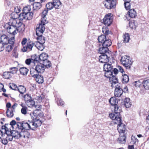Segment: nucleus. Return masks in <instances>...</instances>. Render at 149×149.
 Instances as JSON below:
<instances>
[{"label":"nucleus","mask_w":149,"mask_h":149,"mask_svg":"<svg viewBox=\"0 0 149 149\" xmlns=\"http://www.w3.org/2000/svg\"><path fill=\"white\" fill-rule=\"evenodd\" d=\"M17 124L15 120H12L10 123V124L5 125L4 126L1 127L2 130H4L7 136L6 140H12L13 138L15 139H18L22 137L25 138V135H22V132L20 131L17 130V127H14V125Z\"/></svg>","instance_id":"1"},{"label":"nucleus","mask_w":149,"mask_h":149,"mask_svg":"<svg viewBox=\"0 0 149 149\" xmlns=\"http://www.w3.org/2000/svg\"><path fill=\"white\" fill-rule=\"evenodd\" d=\"M25 25L19 21H16L15 20H10L9 24H7L4 28L10 34L15 35L18 32H22L24 30Z\"/></svg>","instance_id":"2"},{"label":"nucleus","mask_w":149,"mask_h":149,"mask_svg":"<svg viewBox=\"0 0 149 149\" xmlns=\"http://www.w3.org/2000/svg\"><path fill=\"white\" fill-rule=\"evenodd\" d=\"M34 123L33 120L32 121H28L27 122L22 121L20 122H17V124L14 125V127H17V130L20 131L22 132V135L23 132H25V130H29V129L33 130L36 128Z\"/></svg>","instance_id":"3"},{"label":"nucleus","mask_w":149,"mask_h":149,"mask_svg":"<svg viewBox=\"0 0 149 149\" xmlns=\"http://www.w3.org/2000/svg\"><path fill=\"white\" fill-rule=\"evenodd\" d=\"M114 112L109 114L110 118L112 120L117 119L118 121L121 120V117L120 113L121 112V108L117 104L113 106Z\"/></svg>","instance_id":"4"},{"label":"nucleus","mask_w":149,"mask_h":149,"mask_svg":"<svg viewBox=\"0 0 149 149\" xmlns=\"http://www.w3.org/2000/svg\"><path fill=\"white\" fill-rule=\"evenodd\" d=\"M114 122L116 124L118 123V130L120 134V136L121 137V138L122 140H125L126 138L125 135L124 134V132L125 130V125L121 123V119L120 121H118L117 119L115 120Z\"/></svg>","instance_id":"5"},{"label":"nucleus","mask_w":149,"mask_h":149,"mask_svg":"<svg viewBox=\"0 0 149 149\" xmlns=\"http://www.w3.org/2000/svg\"><path fill=\"white\" fill-rule=\"evenodd\" d=\"M15 41L14 36L9 38L8 36L3 35L0 37V43L2 44L4 47L5 45L8 44V43L14 44Z\"/></svg>","instance_id":"6"},{"label":"nucleus","mask_w":149,"mask_h":149,"mask_svg":"<svg viewBox=\"0 0 149 149\" xmlns=\"http://www.w3.org/2000/svg\"><path fill=\"white\" fill-rule=\"evenodd\" d=\"M121 64L127 69H130L132 65V62L129 56H124L121 57L120 59Z\"/></svg>","instance_id":"7"},{"label":"nucleus","mask_w":149,"mask_h":149,"mask_svg":"<svg viewBox=\"0 0 149 149\" xmlns=\"http://www.w3.org/2000/svg\"><path fill=\"white\" fill-rule=\"evenodd\" d=\"M104 76L109 78L110 82L112 87L114 86V85L118 82V79L113 74V70L111 71H105Z\"/></svg>","instance_id":"8"},{"label":"nucleus","mask_w":149,"mask_h":149,"mask_svg":"<svg viewBox=\"0 0 149 149\" xmlns=\"http://www.w3.org/2000/svg\"><path fill=\"white\" fill-rule=\"evenodd\" d=\"M47 23V22L45 20H41L40 23L39 24L38 26L36 29L37 35H40V36L42 35L45 29L44 26Z\"/></svg>","instance_id":"9"},{"label":"nucleus","mask_w":149,"mask_h":149,"mask_svg":"<svg viewBox=\"0 0 149 149\" xmlns=\"http://www.w3.org/2000/svg\"><path fill=\"white\" fill-rule=\"evenodd\" d=\"M114 86L112 87V88H115L114 92L115 96L117 97H120L123 93V90L120 87V84L118 82Z\"/></svg>","instance_id":"10"},{"label":"nucleus","mask_w":149,"mask_h":149,"mask_svg":"<svg viewBox=\"0 0 149 149\" xmlns=\"http://www.w3.org/2000/svg\"><path fill=\"white\" fill-rule=\"evenodd\" d=\"M116 3V0H105L104 4L106 8L110 9L115 7Z\"/></svg>","instance_id":"11"},{"label":"nucleus","mask_w":149,"mask_h":149,"mask_svg":"<svg viewBox=\"0 0 149 149\" xmlns=\"http://www.w3.org/2000/svg\"><path fill=\"white\" fill-rule=\"evenodd\" d=\"M113 20V17L111 16V14H108L106 15L104 18L103 23L106 26H109L111 24Z\"/></svg>","instance_id":"12"},{"label":"nucleus","mask_w":149,"mask_h":149,"mask_svg":"<svg viewBox=\"0 0 149 149\" xmlns=\"http://www.w3.org/2000/svg\"><path fill=\"white\" fill-rule=\"evenodd\" d=\"M35 113H30V115L31 116V118L33 121L36 128L41 125L42 122L40 118H36V115H34V116H33V115H34Z\"/></svg>","instance_id":"13"},{"label":"nucleus","mask_w":149,"mask_h":149,"mask_svg":"<svg viewBox=\"0 0 149 149\" xmlns=\"http://www.w3.org/2000/svg\"><path fill=\"white\" fill-rule=\"evenodd\" d=\"M15 12H13L11 14V19L10 21L12 20H15L16 21H19L18 19H17L18 18H19V16L18 13H19L20 11L19 7L17 6L15 7Z\"/></svg>","instance_id":"14"},{"label":"nucleus","mask_w":149,"mask_h":149,"mask_svg":"<svg viewBox=\"0 0 149 149\" xmlns=\"http://www.w3.org/2000/svg\"><path fill=\"white\" fill-rule=\"evenodd\" d=\"M111 54H109V52L107 54H102L99 56V62L102 63H106L109 61V58L110 57Z\"/></svg>","instance_id":"15"},{"label":"nucleus","mask_w":149,"mask_h":149,"mask_svg":"<svg viewBox=\"0 0 149 149\" xmlns=\"http://www.w3.org/2000/svg\"><path fill=\"white\" fill-rule=\"evenodd\" d=\"M45 69V67L41 63H40L35 66V70L38 73H42L44 72Z\"/></svg>","instance_id":"16"},{"label":"nucleus","mask_w":149,"mask_h":149,"mask_svg":"<svg viewBox=\"0 0 149 149\" xmlns=\"http://www.w3.org/2000/svg\"><path fill=\"white\" fill-rule=\"evenodd\" d=\"M98 52L102 54H107L108 52L109 54H111V52L109 50L108 48L103 46H102V47L99 48Z\"/></svg>","instance_id":"17"},{"label":"nucleus","mask_w":149,"mask_h":149,"mask_svg":"<svg viewBox=\"0 0 149 149\" xmlns=\"http://www.w3.org/2000/svg\"><path fill=\"white\" fill-rule=\"evenodd\" d=\"M33 77L36 78V80L38 83H42L44 81L43 78L41 75L34 74L32 75Z\"/></svg>","instance_id":"18"},{"label":"nucleus","mask_w":149,"mask_h":149,"mask_svg":"<svg viewBox=\"0 0 149 149\" xmlns=\"http://www.w3.org/2000/svg\"><path fill=\"white\" fill-rule=\"evenodd\" d=\"M45 96L43 94L39 96H37L35 98L40 103L43 102L45 100Z\"/></svg>","instance_id":"19"},{"label":"nucleus","mask_w":149,"mask_h":149,"mask_svg":"<svg viewBox=\"0 0 149 149\" xmlns=\"http://www.w3.org/2000/svg\"><path fill=\"white\" fill-rule=\"evenodd\" d=\"M19 71L21 75L26 76L29 71V69L25 67H22L19 69Z\"/></svg>","instance_id":"20"},{"label":"nucleus","mask_w":149,"mask_h":149,"mask_svg":"<svg viewBox=\"0 0 149 149\" xmlns=\"http://www.w3.org/2000/svg\"><path fill=\"white\" fill-rule=\"evenodd\" d=\"M129 16L132 18H135L136 16V13L135 10L132 9L129 10L127 12Z\"/></svg>","instance_id":"21"},{"label":"nucleus","mask_w":149,"mask_h":149,"mask_svg":"<svg viewBox=\"0 0 149 149\" xmlns=\"http://www.w3.org/2000/svg\"><path fill=\"white\" fill-rule=\"evenodd\" d=\"M40 59L41 60V63L45 61V60H47L48 55L46 53H42L39 56Z\"/></svg>","instance_id":"22"},{"label":"nucleus","mask_w":149,"mask_h":149,"mask_svg":"<svg viewBox=\"0 0 149 149\" xmlns=\"http://www.w3.org/2000/svg\"><path fill=\"white\" fill-rule=\"evenodd\" d=\"M27 105L29 107H33V108H36L38 106L35 104L34 101L32 99L31 100L26 102ZM38 107L39 106H38Z\"/></svg>","instance_id":"23"},{"label":"nucleus","mask_w":149,"mask_h":149,"mask_svg":"<svg viewBox=\"0 0 149 149\" xmlns=\"http://www.w3.org/2000/svg\"><path fill=\"white\" fill-rule=\"evenodd\" d=\"M38 36V37L37 38V39L38 40V41L36 42H39L41 44H44L45 42V39L44 37L42 36V35H37Z\"/></svg>","instance_id":"24"},{"label":"nucleus","mask_w":149,"mask_h":149,"mask_svg":"<svg viewBox=\"0 0 149 149\" xmlns=\"http://www.w3.org/2000/svg\"><path fill=\"white\" fill-rule=\"evenodd\" d=\"M111 43L112 42L110 40L107 39L106 40L102 43V46H103L108 48V47L111 45Z\"/></svg>","instance_id":"25"},{"label":"nucleus","mask_w":149,"mask_h":149,"mask_svg":"<svg viewBox=\"0 0 149 149\" xmlns=\"http://www.w3.org/2000/svg\"><path fill=\"white\" fill-rule=\"evenodd\" d=\"M104 71H111L113 70V66L111 64L107 63L105 64L103 66Z\"/></svg>","instance_id":"26"},{"label":"nucleus","mask_w":149,"mask_h":149,"mask_svg":"<svg viewBox=\"0 0 149 149\" xmlns=\"http://www.w3.org/2000/svg\"><path fill=\"white\" fill-rule=\"evenodd\" d=\"M41 7L42 4L40 2H35L33 5V8L34 10H38Z\"/></svg>","instance_id":"27"},{"label":"nucleus","mask_w":149,"mask_h":149,"mask_svg":"<svg viewBox=\"0 0 149 149\" xmlns=\"http://www.w3.org/2000/svg\"><path fill=\"white\" fill-rule=\"evenodd\" d=\"M124 104L125 107L127 108L130 107L131 105V102L130 101V100L129 98H126L124 101Z\"/></svg>","instance_id":"28"},{"label":"nucleus","mask_w":149,"mask_h":149,"mask_svg":"<svg viewBox=\"0 0 149 149\" xmlns=\"http://www.w3.org/2000/svg\"><path fill=\"white\" fill-rule=\"evenodd\" d=\"M14 112H15V111L12 110V109H7L6 111L7 116L9 118L13 117L14 116Z\"/></svg>","instance_id":"29"},{"label":"nucleus","mask_w":149,"mask_h":149,"mask_svg":"<svg viewBox=\"0 0 149 149\" xmlns=\"http://www.w3.org/2000/svg\"><path fill=\"white\" fill-rule=\"evenodd\" d=\"M109 102L111 105L113 106L116 105L118 103V100L116 98L114 97H111L109 100Z\"/></svg>","instance_id":"30"},{"label":"nucleus","mask_w":149,"mask_h":149,"mask_svg":"<svg viewBox=\"0 0 149 149\" xmlns=\"http://www.w3.org/2000/svg\"><path fill=\"white\" fill-rule=\"evenodd\" d=\"M53 3L54 7L56 9L58 8L61 4L60 0H53Z\"/></svg>","instance_id":"31"},{"label":"nucleus","mask_w":149,"mask_h":149,"mask_svg":"<svg viewBox=\"0 0 149 149\" xmlns=\"http://www.w3.org/2000/svg\"><path fill=\"white\" fill-rule=\"evenodd\" d=\"M123 41L124 43H126L129 42L130 38L129 35L128 33H125L123 35Z\"/></svg>","instance_id":"32"},{"label":"nucleus","mask_w":149,"mask_h":149,"mask_svg":"<svg viewBox=\"0 0 149 149\" xmlns=\"http://www.w3.org/2000/svg\"><path fill=\"white\" fill-rule=\"evenodd\" d=\"M35 46L39 50L42 51L44 49L43 44H41L39 42H35L34 43Z\"/></svg>","instance_id":"33"},{"label":"nucleus","mask_w":149,"mask_h":149,"mask_svg":"<svg viewBox=\"0 0 149 149\" xmlns=\"http://www.w3.org/2000/svg\"><path fill=\"white\" fill-rule=\"evenodd\" d=\"M43 65L45 68H49L52 66V64L48 60H45V61L41 63Z\"/></svg>","instance_id":"34"},{"label":"nucleus","mask_w":149,"mask_h":149,"mask_svg":"<svg viewBox=\"0 0 149 149\" xmlns=\"http://www.w3.org/2000/svg\"><path fill=\"white\" fill-rule=\"evenodd\" d=\"M130 27L132 29H135L137 25V23L134 20L132 21L129 22Z\"/></svg>","instance_id":"35"},{"label":"nucleus","mask_w":149,"mask_h":149,"mask_svg":"<svg viewBox=\"0 0 149 149\" xmlns=\"http://www.w3.org/2000/svg\"><path fill=\"white\" fill-rule=\"evenodd\" d=\"M123 78L122 79V82L123 83H127L129 81V78L128 76L125 74H123Z\"/></svg>","instance_id":"36"},{"label":"nucleus","mask_w":149,"mask_h":149,"mask_svg":"<svg viewBox=\"0 0 149 149\" xmlns=\"http://www.w3.org/2000/svg\"><path fill=\"white\" fill-rule=\"evenodd\" d=\"M107 39L106 36L104 35H101L99 36L98 38V40L100 42H101L102 43Z\"/></svg>","instance_id":"37"},{"label":"nucleus","mask_w":149,"mask_h":149,"mask_svg":"<svg viewBox=\"0 0 149 149\" xmlns=\"http://www.w3.org/2000/svg\"><path fill=\"white\" fill-rule=\"evenodd\" d=\"M143 84L146 89H149V79L144 81Z\"/></svg>","instance_id":"38"},{"label":"nucleus","mask_w":149,"mask_h":149,"mask_svg":"<svg viewBox=\"0 0 149 149\" xmlns=\"http://www.w3.org/2000/svg\"><path fill=\"white\" fill-rule=\"evenodd\" d=\"M26 13L22 12L19 15V20H23L24 19L26 20Z\"/></svg>","instance_id":"39"},{"label":"nucleus","mask_w":149,"mask_h":149,"mask_svg":"<svg viewBox=\"0 0 149 149\" xmlns=\"http://www.w3.org/2000/svg\"><path fill=\"white\" fill-rule=\"evenodd\" d=\"M12 75L10 72H6L3 73V77L6 79H8L12 76Z\"/></svg>","instance_id":"40"},{"label":"nucleus","mask_w":149,"mask_h":149,"mask_svg":"<svg viewBox=\"0 0 149 149\" xmlns=\"http://www.w3.org/2000/svg\"><path fill=\"white\" fill-rule=\"evenodd\" d=\"M34 45V44L32 42H30L27 43L26 46L27 49L29 51H31L32 50L33 47Z\"/></svg>","instance_id":"41"},{"label":"nucleus","mask_w":149,"mask_h":149,"mask_svg":"<svg viewBox=\"0 0 149 149\" xmlns=\"http://www.w3.org/2000/svg\"><path fill=\"white\" fill-rule=\"evenodd\" d=\"M26 20H30L33 17V13L32 12H29L26 13Z\"/></svg>","instance_id":"42"},{"label":"nucleus","mask_w":149,"mask_h":149,"mask_svg":"<svg viewBox=\"0 0 149 149\" xmlns=\"http://www.w3.org/2000/svg\"><path fill=\"white\" fill-rule=\"evenodd\" d=\"M24 99L25 101V102H26L27 101L31 100L32 99V98L30 95L29 94H26L24 95Z\"/></svg>","instance_id":"43"},{"label":"nucleus","mask_w":149,"mask_h":149,"mask_svg":"<svg viewBox=\"0 0 149 149\" xmlns=\"http://www.w3.org/2000/svg\"><path fill=\"white\" fill-rule=\"evenodd\" d=\"M48 10L47 9V10H44L42 13V18L41 20H45L46 21H47L45 18V17L46 15H47V14L48 13Z\"/></svg>","instance_id":"44"},{"label":"nucleus","mask_w":149,"mask_h":149,"mask_svg":"<svg viewBox=\"0 0 149 149\" xmlns=\"http://www.w3.org/2000/svg\"><path fill=\"white\" fill-rule=\"evenodd\" d=\"M13 44L11 43H8V46L6 47V50L8 52L11 51L13 47Z\"/></svg>","instance_id":"45"},{"label":"nucleus","mask_w":149,"mask_h":149,"mask_svg":"<svg viewBox=\"0 0 149 149\" xmlns=\"http://www.w3.org/2000/svg\"><path fill=\"white\" fill-rule=\"evenodd\" d=\"M46 7L48 10H49L53 8L54 6L53 3L49 2L46 4Z\"/></svg>","instance_id":"46"},{"label":"nucleus","mask_w":149,"mask_h":149,"mask_svg":"<svg viewBox=\"0 0 149 149\" xmlns=\"http://www.w3.org/2000/svg\"><path fill=\"white\" fill-rule=\"evenodd\" d=\"M10 71H9L11 74H14L16 73L18 70L17 68L16 67H13L10 68Z\"/></svg>","instance_id":"47"},{"label":"nucleus","mask_w":149,"mask_h":149,"mask_svg":"<svg viewBox=\"0 0 149 149\" xmlns=\"http://www.w3.org/2000/svg\"><path fill=\"white\" fill-rule=\"evenodd\" d=\"M19 92L21 94H23L26 91V88L23 86H21L18 88L17 89Z\"/></svg>","instance_id":"48"},{"label":"nucleus","mask_w":149,"mask_h":149,"mask_svg":"<svg viewBox=\"0 0 149 149\" xmlns=\"http://www.w3.org/2000/svg\"><path fill=\"white\" fill-rule=\"evenodd\" d=\"M125 2L124 3V5L125 9L128 10L130 8V1H125L124 0Z\"/></svg>","instance_id":"49"},{"label":"nucleus","mask_w":149,"mask_h":149,"mask_svg":"<svg viewBox=\"0 0 149 149\" xmlns=\"http://www.w3.org/2000/svg\"><path fill=\"white\" fill-rule=\"evenodd\" d=\"M31 8L29 6L24 7L23 9V12L26 13L30 12Z\"/></svg>","instance_id":"50"},{"label":"nucleus","mask_w":149,"mask_h":149,"mask_svg":"<svg viewBox=\"0 0 149 149\" xmlns=\"http://www.w3.org/2000/svg\"><path fill=\"white\" fill-rule=\"evenodd\" d=\"M102 31L103 33L105 34L104 35L106 36L109 33V31L108 28H102Z\"/></svg>","instance_id":"51"},{"label":"nucleus","mask_w":149,"mask_h":149,"mask_svg":"<svg viewBox=\"0 0 149 149\" xmlns=\"http://www.w3.org/2000/svg\"><path fill=\"white\" fill-rule=\"evenodd\" d=\"M9 87L11 89L14 90H17L18 89L17 86L13 83L10 84Z\"/></svg>","instance_id":"52"},{"label":"nucleus","mask_w":149,"mask_h":149,"mask_svg":"<svg viewBox=\"0 0 149 149\" xmlns=\"http://www.w3.org/2000/svg\"><path fill=\"white\" fill-rule=\"evenodd\" d=\"M33 113H35L34 115H33V116H34V115H36V118H41L43 116V114L42 113L40 112L38 114H37L35 112Z\"/></svg>","instance_id":"53"},{"label":"nucleus","mask_w":149,"mask_h":149,"mask_svg":"<svg viewBox=\"0 0 149 149\" xmlns=\"http://www.w3.org/2000/svg\"><path fill=\"white\" fill-rule=\"evenodd\" d=\"M32 61L34 62H39L40 63H41V60L40 59V56L39 57H36L34 60L32 59Z\"/></svg>","instance_id":"54"},{"label":"nucleus","mask_w":149,"mask_h":149,"mask_svg":"<svg viewBox=\"0 0 149 149\" xmlns=\"http://www.w3.org/2000/svg\"><path fill=\"white\" fill-rule=\"evenodd\" d=\"M32 61V59L31 60V59H27L25 61V63L27 65H29Z\"/></svg>","instance_id":"55"},{"label":"nucleus","mask_w":149,"mask_h":149,"mask_svg":"<svg viewBox=\"0 0 149 149\" xmlns=\"http://www.w3.org/2000/svg\"><path fill=\"white\" fill-rule=\"evenodd\" d=\"M17 105L18 104H17L15 103L11 107V109L15 112V109L17 107Z\"/></svg>","instance_id":"56"},{"label":"nucleus","mask_w":149,"mask_h":149,"mask_svg":"<svg viewBox=\"0 0 149 149\" xmlns=\"http://www.w3.org/2000/svg\"><path fill=\"white\" fill-rule=\"evenodd\" d=\"M21 113L24 114H26V110L25 108H23L21 110Z\"/></svg>","instance_id":"57"},{"label":"nucleus","mask_w":149,"mask_h":149,"mask_svg":"<svg viewBox=\"0 0 149 149\" xmlns=\"http://www.w3.org/2000/svg\"><path fill=\"white\" fill-rule=\"evenodd\" d=\"M119 71L123 74V72H125L123 68L120 66H118L117 67Z\"/></svg>","instance_id":"58"},{"label":"nucleus","mask_w":149,"mask_h":149,"mask_svg":"<svg viewBox=\"0 0 149 149\" xmlns=\"http://www.w3.org/2000/svg\"><path fill=\"white\" fill-rule=\"evenodd\" d=\"M27 41V39L26 38H24L22 40V41L21 42L22 44V45H25Z\"/></svg>","instance_id":"59"},{"label":"nucleus","mask_w":149,"mask_h":149,"mask_svg":"<svg viewBox=\"0 0 149 149\" xmlns=\"http://www.w3.org/2000/svg\"><path fill=\"white\" fill-rule=\"evenodd\" d=\"M64 103V102H63L62 100L60 99L59 101L58 102V105H63Z\"/></svg>","instance_id":"60"},{"label":"nucleus","mask_w":149,"mask_h":149,"mask_svg":"<svg viewBox=\"0 0 149 149\" xmlns=\"http://www.w3.org/2000/svg\"><path fill=\"white\" fill-rule=\"evenodd\" d=\"M6 107L7 108V109H11V107L10 103V102L7 103L6 104Z\"/></svg>","instance_id":"61"},{"label":"nucleus","mask_w":149,"mask_h":149,"mask_svg":"<svg viewBox=\"0 0 149 149\" xmlns=\"http://www.w3.org/2000/svg\"><path fill=\"white\" fill-rule=\"evenodd\" d=\"M134 83V85L136 87L139 86L140 84V82L139 81H135Z\"/></svg>","instance_id":"62"},{"label":"nucleus","mask_w":149,"mask_h":149,"mask_svg":"<svg viewBox=\"0 0 149 149\" xmlns=\"http://www.w3.org/2000/svg\"><path fill=\"white\" fill-rule=\"evenodd\" d=\"M27 50H28L27 46H24L23 47L22 49V51L23 52H25L27 51Z\"/></svg>","instance_id":"63"},{"label":"nucleus","mask_w":149,"mask_h":149,"mask_svg":"<svg viewBox=\"0 0 149 149\" xmlns=\"http://www.w3.org/2000/svg\"><path fill=\"white\" fill-rule=\"evenodd\" d=\"M118 70L116 68H114L113 70V72L115 74H117L118 73Z\"/></svg>","instance_id":"64"}]
</instances>
